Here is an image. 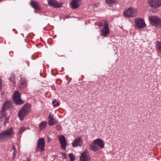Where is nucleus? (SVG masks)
I'll return each instance as SVG.
<instances>
[{"instance_id": "nucleus-1", "label": "nucleus", "mask_w": 161, "mask_h": 161, "mask_svg": "<svg viewBox=\"0 0 161 161\" xmlns=\"http://www.w3.org/2000/svg\"><path fill=\"white\" fill-rule=\"evenodd\" d=\"M98 25L100 27V35L105 37H107L110 32L108 22L103 20L99 23Z\"/></svg>"}, {"instance_id": "nucleus-2", "label": "nucleus", "mask_w": 161, "mask_h": 161, "mask_svg": "<svg viewBox=\"0 0 161 161\" xmlns=\"http://www.w3.org/2000/svg\"><path fill=\"white\" fill-rule=\"evenodd\" d=\"M90 149L93 151H97L100 149L104 148L103 141L101 139H97L93 141L92 144H90Z\"/></svg>"}, {"instance_id": "nucleus-3", "label": "nucleus", "mask_w": 161, "mask_h": 161, "mask_svg": "<svg viewBox=\"0 0 161 161\" xmlns=\"http://www.w3.org/2000/svg\"><path fill=\"white\" fill-rule=\"evenodd\" d=\"M31 110V106L29 104L24 105L21 110L18 113V116L20 120L23 119L27 115Z\"/></svg>"}, {"instance_id": "nucleus-4", "label": "nucleus", "mask_w": 161, "mask_h": 161, "mask_svg": "<svg viewBox=\"0 0 161 161\" xmlns=\"http://www.w3.org/2000/svg\"><path fill=\"white\" fill-rule=\"evenodd\" d=\"M13 128H10L6 130H3L0 133V141L5 140L10 138L13 135Z\"/></svg>"}, {"instance_id": "nucleus-5", "label": "nucleus", "mask_w": 161, "mask_h": 161, "mask_svg": "<svg viewBox=\"0 0 161 161\" xmlns=\"http://www.w3.org/2000/svg\"><path fill=\"white\" fill-rule=\"evenodd\" d=\"M124 15L126 18L136 17L137 14L136 8L132 7L129 8L124 11Z\"/></svg>"}, {"instance_id": "nucleus-6", "label": "nucleus", "mask_w": 161, "mask_h": 161, "mask_svg": "<svg viewBox=\"0 0 161 161\" xmlns=\"http://www.w3.org/2000/svg\"><path fill=\"white\" fill-rule=\"evenodd\" d=\"M149 6L153 9H157L161 6V0H148Z\"/></svg>"}, {"instance_id": "nucleus-7", "label": "nucleus", "mask_w": 161, "mask_h": 161, "mask_svg": "<svg viewBox=\"0 0 161 161\" xmlns=\"http://www.w3.org/2000/svg\"><path fill=\"white\" fill-rule=\"evenodd\" d=\"M149 19L152 25L161 27V20L158 17L155 16H149Z\"/></svg>"}, {"instance_id": "nucleus-8", "label": "nucleus", "mask_w": 161, "mask_h": 161, "mask_svg": "<svg viewBox=\"0 0 161 161\" xmlns=\"http://www.w3.org/2000/svg\"><path fill=\"white\" fill-rule=\"evenodd\" d=\"M13 97V101L16 105L22 104L24 103L21 99L20 95L18 91H16L14 92Z\"/></svg>"}, {"instance_id": "nucleus-9", "label": "nucleus", "mask_w": 161, "mask_h": 161, "mask_svg": "<svg viewBox=\"0 0 161 161\" xmlns=\"http://www.w3.org/2000/svg\"><path fill=\"white\" fill-rule=\"evenodd\" d=\"M45 142L43 138L39 139L37 142L36 151H42L44 150Z\"/></svg>"}, {"instance_id": "nucleus-10", "label": "nucleus", "mask_w": 161, "mask_h": 161, "mask_svg": "<svg viewBox=\"0 0 161 161\" xmlns=\"http://www.w3.org/2000/svg\"><path fill=\"white\" fill-rule=\"evenodd\" d=\"M135 23L136 27L139 29L143 28L146 25L144 20L141 18L136 19Z\"/></svg>"}, {"instance_id": "nucleus-11", "label": "nucleus", "mask_w": 161, "mask_h": 161, "mask_svg": "<svg viewBox=\"0 0 161 161\" xmlns=\"http://www.w3.org/2000/svg\"><path fill=\"white\" fill-rule=\"evenodd\" d=\"M80 158V161H89L90 160L88 154L86 151L81 153Z\"/></svg>"}, {"instance_id": "nucleus-12", "label": "nucleus", "mask_w": 161, "mask_h": 161, "mask_svg": "<svg viewBox=\"0 0 161 161\" xmlns=\"http://www.w3.org/2000/svg\"><path fill=\"white\" fill-rule=\"evenodd\" d=\"M58 139L61 144V147L63 149H65L66 145V139L65 137L62 135L58 136Z\"/></svg>"}, {"instance_id": "nucleus-13", "label": "nucleus", "mask_w": 161, "mask_h": 161, "mask_svg": "<svg viewBox=\"0 0 161 161\" xmlns=\"http://www.w3.org/2000/svg\"><path fill=\"white\" fill-rule=\"evenodd\" d=\"M48 3L54 8H59L62 5L61 3H57L55 0H48Z\"/></svg>"}, {"instance_id": "nucleus-14", "label": "nucleus", "mask_w": 161, "mask_h": 161, "mask_svg": "<svg viewBox=\"0 0 161 161\" xmlns=\"http://www.w3.org/2000/svg\"><path fill=\"white\" fill-rule=\"evenodd\" d=\"M80 2V0H72L70 4L71 7L73 9L77 8L79 6Z\"/></svg>"}, {"instance_id": "nucleus-15", "label": "nucleus", "mask_w": 161, "mask_h": 161, "mask_svg": "<svg viewBox=\"0 0 161 161\" xmlns=\"http://www.w3.org/2000/svg\"><path fill=\"white\" fill-rule=\"evenodd\" d=\"M48 123L49 125H53L57 123V121L55 120L53 118V115H52L51 113H49L48 116Z\"/></svg>"}, {"instance_id": "nucleus-16", "label": "nucleus", "mask_w": 161, "mask_h": 161, "mask_svg": "<svg viewBox=\"0 0 161 161\" xmlns=\"http://www.w3.org/2000/svg\"><path fill=\"white\" fill-rule=\"evenodd\" d=\"M82 144V140L80 137L77 138L72 143L73 147H75L77 146H80Z\"/></svg>"}, {"instance_id": "nucleus-17", "label": "nucleus", "mask_w": 161, "mask_h": 161, "mask_svg": "<svg viewBox=\"0 0 161 161\" xmlns=\"http://www.w3.org/2000/svg\"><path fill=\"white\" fill-rule=\"evenodd\" d=\"M11 105V102L9 100H7L5 101L3 104V106L2 108V111H5V109L10 107Z\"/></svg>"}, {"instance_id": "nucleus-18", "label": "nucleus", "mask_w": 161, "mask_h": 161, "mask_svg": "<svg viewBox=\"0 0 161 161\" xmlns=\"http://www.w3.org/2000/svg\"><path fill=\"white\" fill-rule=\"evenodd\" d=\"M26 86V84L25 79L21 78L19 82V87L20 88H24Z\"/></svg>"}, {"instance_id": "nucleus-19", "label": "nucleus", "mask_w": 161, "mask_h": 161, "mask_svg": "<svg viewBox=\"0 0 161 161\" xmlns=\"http://www.w3.org/2000/svg\"><path fill=\"white\" fill-rule=\"evenodd\" d=\"M31 5L35 9L39 10L40 9V6L39 4L36 2H31Z\"/></svg>"}, {"instance_id": "nucleus-20", "label": "nucleus", "mask_w": 161, "mask_h": 161, "mask_svg": "<svg viewBox=\"0 0 161 161\" xmlns=\"http://www.w3.org/2000/svg\"><path fill=\"white\" fill-rule=\"evenodd\" d=\"M156 46L158 52L161 53V43L159 42H157L156 43Z\"/></svg>"}, {"instance_id": "nucleus-21", "label": "nucleus", "mask_w": 161, "mask_h": 161, "mask_svg": "<svg viewBox=\"0 0 161 161\" xmlns=\"http://www.w3.org/2000/svg\"><path fill=\"white\" fill-rule=\"evenodd\" d=\"M106 3L110 6L116 3L115 0H105Z\"/></svg>"}, {"instance_id": "nucleus-22", "label": "nucleus", "mask_w": 161, "mask_h": 161, "mask_svg": "<svg viewBox=\"0 0 161 161\" xmlns=\"http://www.w3.org/2000/svg\"><path fill=\"white\" fill-rule=\"evenodd\" d=\"M46 123L45 122H42L39 125V127L40 129H44L46 126Z\"/></svg>"}, {"instance_id": "nucleus-23", "label": "nucleus", "mask_w": 161, "mask_h": 161, "mask_svg": "<svg viewBox=\"0 0 161 161\" xmlns=\"http://www.w3.org/2000/svg\"><path fill=\"white\" fill-rule=\"evenodd\" d=\"M69 156L70 158V161H74L75 159V157L73 153L69 154Z\"/></svg>"}, {"instance_id": "nucleus-24", "label": "nucleus", "mask_w": 161, "mask_h": 161, "mask_svg": "<svg viewBox=\"0 0 161 161\" xmlns=\"http://www.w3.org/2000/svg\"><path fill=\"white\" fill-rule=\"evenodd\" d=\"M52 103L54 107L58 106L59 105V102H57L56 100H53L52 102Z\"/></svg>"}, {"instance_id": "nucleus-25", "label": "nucleus", "mask_w": 161, "mask_h": 161, "mask_svg": "<svg viewBox=\"0 0 161 161\" xmlns=\"http://www.w3.org/2000/svg\"><path fill=\"white\" fill-rule=\"evenodd\" d=\"M9 80L10 82H12L13 84L14 85L16 83V81L15 80L14 77L13 76H12L10 78Z\"/></svg>"}, {"instance_id": "nucleus-26", "label": "nucleus", "mask_w": 161, "mask_h": 161, "mask_svg": "<svg viewBox=\"0 0 161 161\" xmlns=\"http://www.w3.org/2000/svg\"><path fill=\"white\" fill-rule=\"evenodd\" d=\"M25 129L24 127L22 126L19 129V131L18 132V134L21 133L22 132H23L25 130Z\"/></svg>"}, {"instance_id": "nucleus-27", "label": "nucleus", "mask_w": 161, "mask_h": 161, "mask_svg": "<svg viewBox=\"0 0 161 161\" xmlns=\"http://www.w3.org/2000/svg\"><path fill=\"white\" fill-rule=\"evenodd\" d=\"M12 151L13 152V158H14L15 157L16 155V154H15L16 149H15V147L14 146H13V147H12Z\"/></svg>"}, {"instance_id": "nucleus-28", "label": "nucleus", "mask_w": 161, "mask_h": 161, "mask_svg": "<svg viewBox=\"0 0 161 161\" xmlns=\"http://www.w3.org/2000/svg\"><path fill=\"white\" fill-rule=\"evenodd\" d=\"M61 154L62 155L63 158L65 159L67 158V156L65 153H62Z\"/></svg>"}, {"instance_id": "nucleus-29", "label": "nucleus", "mask_w": 161, "mask_h": 161, "mask_svg": "<svg viewBox=\"0 0 161 161\" xmlns=\"http://www.w3.org/2000/svg\"><path fill=\"white\" fill-rule=\"evenodd\" d=\"M61 127L60 125H57L56 129L58 130H59L61 129Z\"/></svg>"}, {"instance_id": "nucleus-30", "label": "nucleus", "mask_w": 161, "mask_h": 161, "mask_svg": "<svg viewBox=\"0 0 161 161\" xmlns=\"http://www.w3.org/2000/svg\"><path fill=\"white\" fill-rule=\"evenodd\" d=\"M1 85H2V81H1V77H0V90H1Z\"/></svg>"}, {"instance_id": "nucleus-31", "label": "nucleus", "mask_w": 161, "mask_h": 161, "mask_svg": "<svg viewBox=\"0 0 161 161\" xmlns=\"http://www.w3.org/2000/svg\"><path fill=\"white\" fill-rule=\"evenodd\" d=\"M3 95H2V97H3V98H4V97L3 96Z\"/></svg>"}, {"instance_id": "nucleus-32", "label": "nucleus", "mask_w": 161, "mask_h": 161, "mask_svg": "<svg viewBox=\"0 0 161 161\" xmlns=\"http://www.w3.org/2000/svg\"><path fill=\"white\" fill-rule=\"evenodd\" d=\"M49 141H50V140H49V139H48V142H49Z\"/></svg>"}, {"instance_id": "nucleus-33", "label": "nucleus", "mask_w": 161, "mask_h": 161, "mask_svg": "<svg viewBox=\"0 0 161 161\" xmlns=\"http://www.w3.org/2000/svg\"><path fill=\"white\" fill-rule=\"evenodd\" d=\"M26 161H30L29 160H27Z\"/></svg>"}]
</instances>
